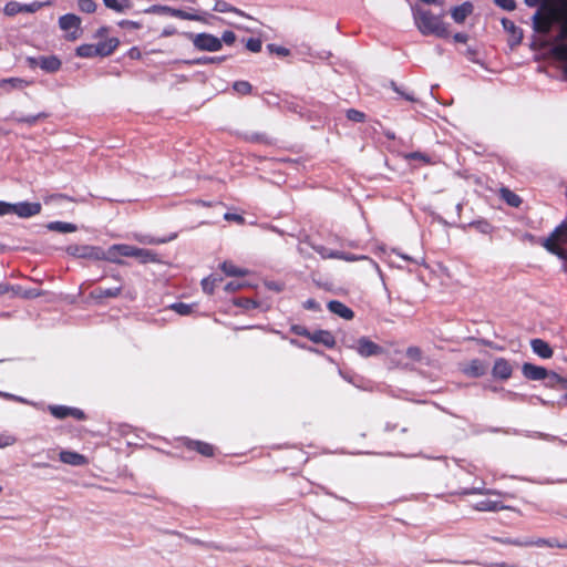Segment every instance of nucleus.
<instances>
[{
	"label": "nucleus",
	"instance_id": "1",
	"mask_svg": "<svg viewBox=\"0 0 567 567\" xmlns=\"http://www.w3.org/2000/svg\"><path fill=\"white\" fill-rule=\"evenodd\" d=\"M528 7H539L533 16L535 31L547 34L554 23L559 24L556 55L567 61V0H525Z\"/></svg>",
	"mask_w": 567,
	"mask_h": 567
},
{
	"label": "nucleus",
	"instance_id": "2",
	"mask_svg": "<svg viewBox=\"0 0 567 567\" xmlns=\"http://www.w3.org/2000/svg\"><path fill=\"white\" fill-rule=\"evenodd\" d=\"M413 21L416 29L423 35H435L437 38L449 37V27L443 21L442 16H436L432 11L412 7Z\"/></svg>",
	"mask_w": 567,
	"mask_h": 567
},
{
	"label": "nucleus",
	"instance_id": "3",
	"mask_svg": "<svg viewBox=\"0 0 567 567\" xmlns=\"http://www.w3.org/2000/svg\"><path fill=\"white\" fill-rule=\"evenodd\" d=\"M543 245L551 254L567 260V230L565 225L557 227L551 236L545 239Z\"/></svg>",
	"mask_w": 567,
	"mask_h": 567
},
{
	"label": "nucleus",
	"instance_id": "4",
	"mask_svg": "<svg viewBox=\"0 0 567 567\" xmlns=\"http://www.w3.org/2000/svg\"><path fill=\"white\" fill-rule=\"evenodd\" d=\"M193 44L199 51L216 52L221 49V40L209 33L193 35Z\"/></svg>",
	"mask_w": 567,
	"mask_h": 567
},
{
	"label": "nucleus",
	"instance_id": "5",
	"mask_svg": "<svg viewBox=\"0 0 567 567\" xmlns=\"http://www.w3.org/2000/svg\"><path fill=\"white\" fill-rule=\"evenodd\" d=\"M101 247L91 245H71L66 248V252L75 258L90 260H100Z\"/></svg>",
	"mask_w": 567,
	"mask_h": 567
},
{
	"label": "nucleus",
	"instance_id": "6",
	"mask_svg": "<svg viewBox=\"0 0 567 567\" xmlns=\"http://www.w3.org/2000/svg\"><path fill=\"white\" fill-rule=\"evenodd\" d=\"M523 374L525 378L529 380H544L546 378H549L550 381L557 380L563 381L560 377H558L556 373L548 374L547 370L545 368L532 364V363H525L522 368Z\"/></svg>",
	"mask_w": 567,
	"mask_h": 567
},
{
	"label": "nucleus",
	"instance_id": "7",
	"mask_svg": "<svg viewBox=\"0 0 567 567\" xmlns=\"http://www.w3.org/2000/svg\"><path fill=\"white\" fill-rule=\"evenodd\" d=\"M60 28L64 31H71L68 35L70 40H75L79 37L81 19L75 14H64L59 19Z\"/></svg>",
	"mask_w": 567,
	"mask_h": 567
},
{
	"label": "nucleus",
	"instance_id": "8",
	"mask_svg": "<svg viewBox=\"0 0 567 567\" xmlns=\"http://www.w3.org/2000/svg\"><path fill=\"white\" fill-rule=\"evenodd\" d=\"M147 13H155V14H169L175 18L184 19V20H197V17L190 13H187L179 9H174L168 6H159L154 4L145 10Z\"/></svg>",
	"mask_w": 567,
	"mask_h": 567
},
{
	"label": "nucleus",
	"instance_id": "9",
	"mask_svg": "<svg viewBox=\"0 0 567 567\" xmlns=\"http://www.w3.org/2000/svg\"><path fill=\"white\" fill-rule=\"evenodd\" d=\"M42 206L40 203L20 202L14 204L13 214L20 218H30L41 213Z\"/></svg>",
	"mask_w": 567,
	"mask_h": 567
},
{
	"label": "nucleus",
	"instance_id": "10",
	"mask_svg": "<svg viewBox=\"0 0 567 567\" xmlns=\"http://www.w3.org/2000/svg\"><path fill=\"white\" fill-rule=\"evenodd\" d=\"M357 352L364 358L379 355L383 353V349L365 337L360 338L355 346Z\"/></svg>",
	"mask_w": 567,
	"mask_h": 567
},
{
	"label": "nucleus",
	"instance_id": "11",
	"mask_svg": "<svg viewBox=\"0 0 567 567\" xmlns=\"http://www.w3.org/2000/svg\"><path fill=\"white\" fill-rule=\"evenodd\" d=\"M29 61L32 65H38L50 73L56 72L61 68V61L54 55L31 58Z\"/></svg>",
	"mask_w": 567,
	"mask_h": 567
},
{
	"label": "nucleus",
	"instance_id": "12",
	"mask_svg": "<svg viewBox=\"0 0 567 567\" xmlns=\"http://www.w3.org/2000/svg\"><path fill=\"white\" fill-rule=\"evenodd\" d=\"M474 11V6L472 2L466 1L460 6H456L451 9V17L455 23H463L467 17H470Z\"/></svg>",
	"mask_w": 567,
	"mask_h": 567
},
{
	"label": "nucleus",
	"instance_id": "13",
	"mask_svg": "<svg viewBox=\"0 0 567 567\" xmlns=\"http://www.w3.org/2000/svg\"><path fill=\"white\" fill-rule=\"evenodd\" d=\"M492 372L495 378L506 380V379L511 378L513 369H512L511 363L507 360H505L503 358H498L494 362Z\"/></svg>",
	"mask_w": 567,
	"mask_h": 567
},
{
	"label": "nucleus",
	"instance_id": "14",
	"mask_svg": "<svg viewBox=\"0 0 567 567\" xmlns=\"http://www.w3.org/2000/svg\"><path fill=\"white\" fill-rule=\"evenodd\" d=\"M59 457L61 462L73 466H82L87 462L84 455L73 451H61Z\"/></svg>",
	"mask_w": 567,
	"mask_h": 567
},
{
	"label": "nucleus",
	"instance_id": "15",
	"mask_svg": "<svg viewBox=\"0 0 567 567\" xmlns=\"http://www.w3.org/2000/svg\"><path fill=\"white\" fill-rule=\"evenodd\" d=\"M530 347L535 354L540 357L542 359H549L553 357V349L550 346L544 341L543 339H533L530 340Z\"/></svg>",
	"mask_w": 567,
	"mask_h": 567
},
{
	"label": "nucleus",
	"instance_id": "16",
	"mask_svg": "<svg viewBox=\"0 0 567 567\" xmlns=\"http://www.w3.org/2000/svg\"><path fill=\"white\" fill-rule=\"evenodd\" d=\"M132 237L134 240L143 245H161L173 240L176 237V235L174 234L169 237H154L145 234H133Z\"/></svg>",
	"mask_w": 567,
	"mask_h": 567
},
{
	"label": "nucleus",
	"instance_id": "17",
	"mask_svg": "<svg viewBox=\"0 0 567 567\" xmlns=\"http://www.w3.org/2000/svg\"><path fill=\"white\" fill-rule=\"evenodd\" d=\"M308 338L311 341L316 343H321L328 348H332L336 344L334 337L329 331L326 330L315 331L311 334H308Z\"/></svg>",
	"mask_w": 567,
	"mask_h": 567
},
{
	"label": "nucleus",
	"instance_id": "18",
	"mask_svg": "<svg viewBox=\"0 0 567 567\" xmlns=\"http://www.w3.org/2000/svg\"><path fill=\"white\" fill-rule=\"evenodd\" d=\"M120 41L116 38H111L105 41L99 42L95 44L96 52L99 56H107L111 55L115 49L118 47Z\"/></svg>",
	"mask_w": 567,
	"mask_h": 567
},
{
	"label": "nucleus",
	"instance_id": "19",
	"mask_svg": "<svg viewBox=\"0 0 567 567\" xmlns=\"http://www.w3.org/2000/svg\"><path fill=\"white\" fill-rule=\"evenodd\" d=\"M328 309L332 313L338 315L339 317H341L343 319L349 320V319L353 318V311L340 301H337V300L330 301L328 303Z\"/></svg>",
	"mask_w": 567,
	"mask_h": 567
},
{
	"label": "nucleus",
	"instance_id": "20",
	"mask_svg": "<svg viewBox=\"0 0 567 567\" xmlns=\"http://www.w3.org/2000/svg\"><path fill=\"white\" fill-rule=\"evenodd\" d=\"M463 372L468 377L477 378L486 372V365L481 360H472L463 368Z\"/></svg>",
	"mask_w": 567,
	"mask_h": 567
},
{
	"label": "nucleus",
	"instance_id": "21",
	"mask_svg": "<svg viewBox=\"0 0 567 567\" xmlns=\"http://www.w3.org/2000/svg\"><path fill=\"white\" fill-rule=\"evenodd\" d=\"M121 292H122V286H115L112 288L97 287L91 292V296L94 299L115 298Z\"/></svg>",
	"mask_w": 567,
	"mask_h": 567
},
{
	"label": "nucleus",
	"instance_id": "22",
	"mask_svg": "<svg viewBox=\"0 0 567 567\" xmlns=\"http://www.w3.org/2000/svg\"><path fill=\"white\" fill-rule=\"evenodd\" d=\"M507 508L508 507L503 505L501 502L492 499H483L475 505V509L480 512H498Z\"/></svg>",
	"mask_w": 567,
	"mask_h": 567
},
{
	"label": "nucleus",
	"instance_id": "23",
	"mask_svg": "<svg viewBox=\"0 0 567 567\" xmlns=\"http://www.w3.org/2000/svg\"><path fill=\"white\" fill-rule=\"evenodd\" d=\"M100 260H105L118 265L123 264L122 258L116 251L114 245L110 246L106 250H104L103 248L100 249Z\"/></svg>",
	"mask_w": 567,
	"mask_h": 567
},
{
	"label": "nucleus",
	"instance_id": "24",
	"mask_svg": "<svg viewBox=\"0 0 567 567\" xmlns=\"http://www.w3.org/2000/svg\"><path fill=\"white\" fill-rule=\"evenodd\" d=\"M30 85V82L21 78H9L0 80V87L8 86L9 90H22Z\"/></svg>",
	"mask_w": 567,
	"mask_h": 567
},
{
	"label": "nucleus",
	"instance_id": "25",
	"mask_svg": "<svg viewBox=\"0 0 567 567\" xmlns=\"http://www.w3.org/2000/svg\"><path fill=\"white\" fill-rule=\"evenodd\" d=\"M104 6L115 12L123 13L131 9V0H103Z\"/></svg>",
	"mask_w": 567,
	"mask_h": 567
},
{
	"label": "nucleus",
	"instance_id": "26",
	"mask_svg": "<svg viewBox=\"0 0 567 567\" xmlns=\"http://www.w3.org/2000/svg\"><path fill=\"white\" fill-rule=\"evenodd\" d=\"M49 230L59 231V233H74L78 227L74 224L65 223V221H51L47 225Z\"/></svg>",
	"mask_w": 567,
	"mask_h": 567
},
{
	"label": "nucleus",
	"instance_id": "27",
	"mask_svg": "<svg viewBox=\"0 0 567 567\" xmlns=\"http://www.w3.org/2000/svg\"><path fill=\"white\" fill-rule=\"evenodd\" d=\"M502 24L504 29L511 33L513 42L518 43L523 39V33L519 28L515 25V23L508 19H503Z\"/></svg>",
	"mask_w": 567,
	"mask_h": 567
},
{
	"label": "nucleus",
	"instance_id": "28",
	"mask_svg": "<svg viewBox=\"0 0 567 567\" xmlns=\"http://www.w3.org/2000/svg\"><path fill=\"white\" fill-rule=\"evenodd\" d=\"M137 259L141 264H157L161 262L158 255L150 249L141 248L137 254Z\"/></svg>",
	"mask_w": 567,
	"mask_h": 567
},
{
	"label": "nucleus",
	"instance_id": "29",
	"mask_svg": "<svg viewBox=\"0 0 567 567\" xmlns=\"http://www.w3.org/2000/svg\"><path fill=\"white\" fill-rule=\"evenodd\" d=\"M311 248L323 259H340L341 251L329 249L322 245H312Z\"/></svg>",
	"mask_w": 567,
	"mask_h": 567
},
{
	"label": "nucleus",
	"instance_id": "30",
	"mask_svg": "<svg viewBox=\"0 0 567 567\" xmlns=\"http://www.w3.org/2000/svg\"><path fill=\"white\" fill-rule=\"evenodd\" d=\"M188 447L196 450L198 453L205 456H212L214 452V447L210 444L200 441H189Z\"/></svg>",
	"mask_w": 567,
	"mask_h": 567
},
{
	"label": "nucleus",
	"instance_id": "31",
	"mask_svg": "<svg viewBox=\"0 0 567 567\" xmlns=\"http://www.w3.org/2000/svg\"><path fill=\"white\" fill-rule=\"evenodd\" d=\"M221 270L227 275V276H236V277H244L248 274V270L246 269H243V268H239L237 266H235L233 262L230 261H225L223 262L221 265Z\"/></svg>",
	"mask_w": 567,
	"mask_h": 567
},
{
	"label": "nucleus",
	"instance_id": "32",
	"mask_svg": "<svg viewBox=\"0 0 567 567\" xmlns=\"http://www.w3.org/2000/svg\"><path fill=\"white\" fill-rule=\"evenodd\" d=\"M76 55L80 58L99 56L95 44H82L76 49Z\"/></svg>",
	"mask_w": 567,
	"mask_h": 567
},
{
	"label": "nucleus",
	"instance_id": "33",
	"mask_svg": "<svg viewBox=\"0 0 567 567\" xmlns=\"http://www.w3.org/2000/svg\"><path fill=\"white\" fill-rule=\"evenodd\" d=\"M530 546L536 547H564L556 539H546V538H529Z\"/></svg>",
	"mask_w": 567,
	"mask_h": 567
},
{
	"label": "nucleus",
	"instance_id": "34",
	"mask_svg": "<svg viewBox=\"0 0 567 567\" xmlns=\"http://www.w3.org/2000/svg\"><path fill=\"white\" fill-rule=\"evenodd\" d=\"M340 259L346 260V261L369 260L373 265V267L378 271H380V268H379L378 264L375 261H373L372 259H370L368 256H364V255H360L359 256V255L346 254V252L341 251Z\"/></svg>",
	"mask_w": 567,
	"mask_h": 567
},
{
	"label": "nucleus",
	"instance_id": "35",
	"mask_svg": "<svg viewBox=\"0 0 567 567\" xmlns=\"http://www.w3.org/2000/svg\"><path fill=\"white\" fill-rule=\"evenodd\" d=\"M49 411L56 419H65L70 414V408L64 405H50Z\"/></svg>",
	"mask_w": 567,
	"mask_h": 567
},
{
	"label": "nucleus",
	"instance_id": "36",
	"mask_svg": "<svg viewBox=\"0 0 567 567\" xmlns=\"http://www.w3.org/2000/svg\"><path fill=\"white\" fill-rule=\"evenodd\" d=\"M194 305H188L184 302H176L171 306V309L177 312L181 316H188L193 312Z\"/></svg>",
	"mask_w": 567,
	"mask_h": 567
},
{
	"label": "nucleus",
	"instance_id": "37",
	"mask_svg": "<svg viewBox=\"0 0 567 567\" xmlns=\"http://www.w3.org/2000/svg\"><path fill=\"white\" fill-rule=\"evenodd\" d=\"M3 12H4V14H7L9 17H13L18 13H21L22 12V3L17 2V1H10L4 6Z\"/></svg>",
	"mask_w": 567,
	"mask_h": 567
},
{
	"label": "nucleus",
	"instance_id": "38",
	"mask_svg": "<svg viewBox=\"0 0 567 567\" xmlns=\"http://www.w3.org/2000/svg\"><path fill=\"white\" fill-rule=\"evenodd\" d=\"M45 117H47L45 113H39V114H35V115L20 116V117H17L16 121L18 123H25L28 125H33L38 121H40L42 118H45Z\"/></svg>",
	"mask_w": 567,
	"mask_h": 567
},
{
	"label": "nucleus",
	"instance_id": "39",
	"mask_svg": "<svg viewBox=\"0 0 567 567\" xmlns=\"http://www.w3.org/2000/svg\"><path fill=\"white\" fill-rule=\"evenodd\" d=\"M234 90L243 95L249 94L251 91V84L247 81H237L233 85Z\"/></svg>",
	"mask_w": 567,
	"mask_h": 567
},
{
	"label": "nucleus",
	"instance_id": "40",
	"mask_svg": "<svg viewBox=\"0 0 567 567\" xmlns=\"http://www.w3.org/2000/svg\"><path fill=\"white\" fill-rule=\"evenodd\" d=\"M214 11L216 12H235L237 11L231 4L224 0H217L214 6Z\"/></svg>",
	"mask_w": 567,
	"mask_h": 567
},
{
	"label": "nucleus",
	"instance_id": "41",
	"mask_svg": "<svg viewBox=\"0 0 567 567\" xmlns=\"http://www.w3.org/2000/svg\"><path fill=\"white\" fill-rule=\"evenodd\" d=\"M79 9L82 12L93 13L96 10V3L93 0H79Z\"/></svg>",
	"mask_w": 567,
	"mask_h": 567
},
{
	"label": "nucleus",
	"instance_id": "42",
	"mask_svg": "<svg viewBox=\"0 0 567 567\" xmlns=\"http://www.w3.org/2000/svg\"><path fill=\"white\" fill-rule=\"evenodd\" d=\"M347 117H348V120H350L352 122L360 123L365 120V114L362 113L361 111L350 109L347 111Z\"/></svg>",
	"mask_w": 567,
	"mask_h": 567
},
{
	"label": "nucleus",
	"instance_id": "43",
	"mask_svg": "<svg viewBox=\"0 0 567 567\" xmlns=\"http://www.w3.org/2000/svg\"><path fill=\"white\" fill-rule=\"evenodd\" d=\"M218 280L216 278H204L202 280V287H203V290L208 293V295H212L214 292V289H215V286H216V282Z\"/></svg>",
	"mask_w": 567,
	"mask_h": 567
},
{
	"label": "nucleus",
	"instance_id": "44",
	"mask_svg": "<svg viewBox=\"0 0 567 567\" xmlns=\"http://www.w3.org/2000/svg\"><path fill=\"white\" fill-rule=\"evenodd\" d=\"M16 437L7 432L0 433V449L13 445L16 443Z\"/></svg>",
	"mask_w": 567,
	"mask_h": 567
},
{
	"label": "nucleus",
	"instance_id": "45",
	"mask_svg": "<svg viewBox=\"0 0 567 567\" xmlns=\"http://www.w3.org/2000/svg\"><path fill=\"white\" fill-rule=\"evenodd\" d=\"M406 357L410 358L413 361H421L422 353H421L420 348H417V347H410V348H408Z\"/></svg>",
	"mask_w": 567,
	"mask_h": 567
},
{
	"label": "nucleus",
	"instance_id": "46",
	"mask_svg": "<svg viewBox=\"0 0 567 567\" xmlns=\"http://www.w3.org/2000/svg\"><path fill=\"white\" fill-rule=\"evenodd\" d=\"M261 41L259 39L251 38L247 41V49L251 52H259L261 50Z\"/></svg>",
	"mask_w": 567,
	"mask_h": 567
},
{
	"label": "nucleus",
	"instance_id": "47",
	"mask_svg": "<svg viewBox=\"0 0 567 567\" xmlns=\"http://www.w3.org/2000/svg\"><path fill=\"white\" fill-rule=\"evenodd\" d=\"M225 58H208V56H205V58H199V59H196V60H193V61H187V63H192V64H206V63H214V62H220V61H224Z\"/></svg>",
	"mask_w": 567,
	"mask_h": 567
},
{
	"label": "nucleus",
	"instance_id": "48",
	"mask_svg": "<svg viewBox=\"0 0 567 567\" xmlns=\"http://www.w3.org/2000/svg\"><path fill=\"white\" fill-rule=\"evenodd\" d=\"M14 210V204L0 202V216L12 215Z\"/></svg>",
	"mask_w": 567,
	"mask_h": 567
},
{
	"label": "nucleus",
	"instance_id": "49",
	"mask_svg": "<svg viewBox=\"0 0 567 567\" xmlns=\"http://www.w3.org/2000/svg\"><path fill=\"white\" fill-rule=\"evenodd\" d=\"M495 3L505 9V10H508V11H512L515 9V1L514 0H494Z\"/></svg>",
	"mask_w": 567,
	"mask_h": 567
},
{
	"label": "nucleus",
	"instance_id": "50",
	"mask_svg": "<svg viewBox=\"0 0 567 567\" xmlns=\"http://www.w3.org/2000/svg\"><path fill=\"white\" fill-rule=\"evenodd\" d=\"M43 3L32 2L30 4H22V12L33 13L42 8Z\"/></svg>",
	"mask_w": 567,
	"mask_h": 567
},
{
	"label": "nucleus",
	"instance_id": "51",
	"mask_svg": "<svg viewBox=\"0 0 567 567\" xmlns=\"http://www.w3.org/2000/svg\"><path fill=\"white\" fill-rule=\"evenodd\" d=\"M221 43L225 42L226 44L230 45L236 40V34L233 31H225L221 35Z\"/></svg>",
	"mask_w": 567,
	"mask_h": 567
},
{
	"label": "nucleus",
	"instance_id": "52",
	"mask_svg": "<svg viewBox=\"0 0 567 567\" xmlns=\"http://www.w3.org/2000/svg\"><path fill=\"white\" fill-rule=\"evenodd\" d=\"M507 195H505L506 202L512 206H518L520 204V199L517 195L512 194L509 190L506 192Z\"/></svg>",
	"mask_w": 567,
	"mask_h": 567
},
{
	"label": "nucleus",
	"instance_id": "53",
	"mask_svg": "<svg viewBox=\"0 0 567 567\" xmlns=\"http://www.w3.org/2000/svg\"><path fill=\"white\" fill-rule=\"evenodd\" d=\"M224 218L226 220H228V221H236L238 224H244L245 223V218L241 215H238V214L226 213L224 215Z\"/></svg>",
	"mask_w": 567,
	"mask_h": 567
},
{
	"label": "nucleus",
	"instance_id": "54",
	"mask_svg": "<svg viewBox=\"0 0 567 567\" xmlns=\"http://www.w3.org/2000/svg\"><path fill=\"white\" fill-rule=\"evenodd\" d=\"M268 49H269L270 52H275L278 55L286 56V55L289 54V50L284 48V47H276L275 44H269Z\"/></svg>",
	"mask_w": 567,
	"mask_h": 567
},
{
	"label": "nucleus",
	"instance_id": "55",
	"mask_svg": "<svg viewBox=\"0 0 567 567\" xmlns=\"http://www.w3.org/2000/svg\"><path fill=\"white\" fill-rule=\"evenodd\" d=\"M511 545L518 546V547H529L530 546L529 537L512 539Z\"/></svg>",
	"mask_w": 567,
	"mask_h": 567
},
{
	"label": "nucleus",
	"instance_id": "56",
	"mask_svg": "<svg viewBox=\"0 0 567 567\" xmlns=\"http://www.w3.org/2000/svg\"><path fill=\"white\" fill-rule=\"evenodd\" d=\"M69 416H72L76 420H83L85 417L84 412L76 408H70Z\"/></svg>",
	"mask_w": 567,
	"mask_h": 567
},
{
	"label": "nucleus",
	"instance_id": "57",
	"mask_svg": "<svg viewBox=\"0 0 567 567\" xmlns=\"http://www.w3.org/2000/svg\"><path fill=\"white\" fill-rule=\"evenodd\" d=\"M118 25L122 28H130V29H140L141 28V24L138 22L130 21V20H123L118 23Z\"/></svg>",
	"mask_w": 567,
	"mask_h": 567
},
{
	"label": "nucleus",
	"instance_id": "58",
	"mask_svg": "<svg viewBox=\"0 0 567 567\" xmlns=\"http://www.w3.org/2000/svg\"><path fill=\"white\" fill-rule=\"evenodd\" d=\"M16 291H13L16 295H21L23 298H34L38 297L39 293H37L34 290H28V291H20V288H16Z\"/></svg>",
	"mask_w": 567,
	"mask_h": 567
},
{
	"label": "nucleus",
	"instance_id": "59",
	"mask_svg": "<svg viewBox=\"0 0 567 567\" xmlns=\"http://www.w3.org/2000/svg\"><path fill=\"white\" fill-rule=\"evenodd\" d=\"M240 288H243V284H239L237 281H230L225 286V290L228 292L239 290Z\"/></svg>",
	"mask_w": 567,
	"mask_h": 567
},
{
	"label": "nucleus",
	"instance_id": "60",
	"mask_svg": "<svg viewBox=\"0 0 567 567\" xmlns=\"http://www.w3.org/2000/svg\"><path fill=\"white\" fill-rule=\"evenodd\" d=\"M116 251L118 252L120 257H127V245L126 244H115Z\"/></svg>",
	"mask_w": 567,
	"mask_h": 567
},
{
	"label": "nucleus",
	"instance_id": "61",
	"mask_svg": "<svg viewBox=\"0 0 567 567\" xmlns=\"http://www.w3.org/2000/svg\"><path fill=\"white\" fill-rule=\"evenodd\" d=\"M237 305L243 306V307H245L247 309L256 307V302L250 300V299H239L237 301Z\"/></svg>",
	"mask_w": 567,
	"mask_h": 567
},
{
	"label": "nucleus",
	"instance_id": "62",
	"mask_svg": "<svg viewBox=\"0 0 567 567\" xmlns=\"http://www.w3.org/2000/svg\"><path fill=\"white\" fill-rule=\"evenodd\" d=\"M453 38H454L455 42H460V43H466L468 40L467 34L462 33V32L455 33Z\"/></svg>",
	"mask_w": 567,
	"mask_h": 567
},
{
	"label": "nucleus",
	"instance_id": "63",
	"mask_svg": "<svg viewBox=\"0 0 567 567\" xmlns=\"http://www.w3.org/2000/svg\"><path fill=\"white\" fill-rule=\"evenodd\" d=\"M141 248L127 245V257H134L137 259V254Z\"/></svg>",
	"mask_w": 567,
	"mask_h": 567
},
{
	"label": "nucleus",
	"instance_id": "64",
	"mask_svg": "<svg viewBox=\"0 0 567 567\" xmlns=\"http://www.w3.org/2000/svg\"><path fill=\"white\" fill-rule=\"evenodd\" d=\"M9 291H16L14 287L8 284H0V296L6 295Z\"/></svg>",
	"mask_w": 567,
	"mask_h": 567
}]
</instances>
